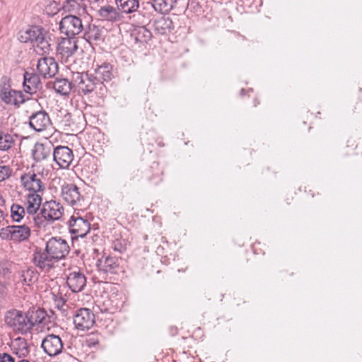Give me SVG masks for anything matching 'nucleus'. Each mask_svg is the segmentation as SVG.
I'll return each instance as SVG.
<instances>
[{"mask_svg": "<svg viewBox=\"0 0 362 362\" xmlns=\"http://www.w3.org/2000/svg\"><path fill=\"white\" fill-rule=\"evenodd\" d=\"M67 242L61 237H52L47 242L45 250L37 248L33 254V263L42 271L48 272L55 263L64 259L69 253Z\"/></svg>", "mask_w": 362, "mask_h": 362, "instance_id": "f257e3e1", "label": "nucleus"}, {"mask_svg": "<svg viewBox=\"0 0 362 362\" xmlns=\"http://www.w3.org/2000/svg\"><path fill=\"white\" fill-rule=\"evenodd\" d=\"M71 84H74L75 90L84 95L95 91L97 93L104 95L107 92L104 83H100L93 74L74 72L72 74Z\"/></svg>", "mask_w": 362, "mask_h": 362, "instance_id": "f03ea898", "label": "nucleus"}, {"mask_svg": "<svg viewBox=\"0 0 362 362\" xmlns=\"http://www.w3.org/2000/svg\"><path fill=\"white\" fill-rule=\"evenodd\" d=\"M63 213V206L55 200H50L42 204L38 216L33 218V223L38 227L44 226L46 221H54L59 220Z\"/></svg>", "mask_w": 362, "mask_h": 362, "instance_id": "7ed1b4c3", "label": "nucleus"}, {"mask_svg": "<svg viewBox=\"0 0 362 362\" xmlns=\"http://www.w3.org/2000/svg\"><path fill=\"white\" fill-rule=\"evenodd\" d=\"M5 322L14 331L21 334H25L31 330L30 324L26 314L16 310L7 312Z\"/></svg>", "mask_w": 362, "mask_h": 362, "instance_id": "20e7f679", "label": "nucleus"}, {"mask_svg": "<svg viewBox=\"0 0 362 362\" xmlns=\"http://www.w3.org/2000/svg\"><path fill=\"white\" fill-rule=\"evenodd\" d=\"M59 30L68 37L78 35L83 30L81 19L76 16L68 15L63 18L59 23Z\"/></svg>", "mask_w": 362, "mask_h": 362, "instance_id": "39448f33", "label": "nucleus"}, {"mask_svg": "<svg viewBox=\"0 0 362 362\" xmlns=\"http://www.w3.org/2000/svg\"><path fill=\"white\" fill-rule=\"evenodd\" d=\"M95 315L88 308L78 310L74 316V323L78 329L88 330L95 324Z\"/></svg>", "mask_w": 362, "mask_h": 362, "instance_id": "423d86ee", "label": "nucleus"}, {"mask_svg": "<svg viewBox=\"0 0 362 362\" xmlns=\"http://www.w3.org/2000/svg\"><path fill=\"white\" fill-rule=\"evenodd\" d=\"M61 197L69 205H78L83 199L79 188L73 183H65L61 187Z\"/></svg>", "mask_w": 362, "mask_h": 362, "instance_id": "0eeeda50", "label": "nucleus"}, {"mask_svg": "<svg viewBox=\"0 0 362 362\" xmlns=\"http://www.w3.org/2000/svg\"><path fill=\"white\" fill-rule=\"evenodd\" d=\"M53 158L59 168L66 169L74 160L73 151L68 146H58L54 148Z\"/></svg>", "mask_w": 362, "mask_h": 362, "instance_id": "6e6552de", "label": "nucleus"}, {"mask_svg": "<svg viewBox=\"0 0 362 362\" xmlns=\"http://www.w3.org/2000/svg\"><path fill=\"white\" fill-rule=\"evenodd\" d=\"M90 223L81 216H72L69 220V231L74 235L72 239L84 238L90 230Z\"/></svg>", "mask_w": 362, "mask_h": 362, "instance_id": "1a4fd4ad", "label": "nucleus"}, {"mask_svg": "<svg viewBox=\"0 0 362 362\" xmlns=\"http://www.w3.org/2000/svg\"><path fill=\"white\" fill-rule=\"evenodd\" d=\"M42 175L28 173L21 176V180L23 187L31 193H37L45 189L42 181Z\"/></svg>", "mask_w": 362, "mask_h": 362, "instance_id": "9d476101", "label": "nucleus"}, {"mask_svg": "<svg viewBox=\"0 0 362 362\" xmlns=\"http://www.w3.org/2000/svg\"><path fill=\"white\" fill-rule=\"evenodd\" d=\"M37 69L43 78H49L58 72V64L52 57H42L38 60Z\"/></svg>", "mask_w": 362, "mask_h": 362, "instance_id": "9b49d317", "label": "nucleus"}, {"mask_svg": "<svg viewBox=\"0 0 362 362\" xmlns=\"http://www.w3.org/2000/svg\"><path fill=\"white\" fill-rule=\"evenodd\" d=\"M41 346L49 356H54L61 353L63 344L59 336L49 334L42 340Z\"/></svg>", "mask_w": 362, "mask_h": 362, "instance_id": "f8f14e48", "label": "nucleus"}, {"mask_svg": "<svg viewBox=\"0 0 362 362\" xmlns=\"http://www.w3.org/2000/svg\"><path fill=\"white\" fill-rule=\"evenodd\" d=\"M42 204V197L37 193H29L26 196L25 211L28 214L26 220L28 222H33V218L38 216L36 213L40 209Z\"/></svg>", "mask_w": 362, "mask_h": 362, "instance_id": "ddd939ff", "label": "nucleus"}, {"mask_svg": "<svg viewBox=\"0 0 362 362\" xmlns=\"http://www.w3.org/2000/svg\"><path fill=\"white\" fill-rule=\"evenodd\" d=\"M29 125L36 132H42L50 125L49 117L45 111H37L30 117Z\"/></svg>", "mask_w": 362, "mask_h": 362, "instance_id": "4468645a", "label": "nucleus"}, {"mask_svg": "<svg viewBox=\"0 0 362 362\" xmlns=\"http://www.w3.org/2000/svg\"><path fill=\"white\" fill-rule=\"evenodd\" d=\"M66 284L71 291L74 293L83 290L86 284L85 275L81 272H71L67 276Z\"/></svg>", "mask_w": 362, "mask_h": 362, "instance_id": "2eb2a0df", "label": "nucleus"}, {"mask_svg": "<svg viewBox=\"0 0 362 362\" xmlns=\"http://www.w3.org/2000/svg\"><path fill=\"white\" fill-rule=\"evenodd\" d=\"M97 267L103 274H116L119 269L118 259L116 257H105L98 259Z\"/></svg>", "mask_w": 362, "mask_h": 362, "instance_id": "dca6fc26", "label": "nucleus"}, {"mask_svg": "<svg viewBox=\"0 0 362 362\" xmlns=\"http://www.w3.org/2000/svg\"><path fill=\"white\" fill-rule=\"evenodd\" d=\"M45 32V30L40 27L33 26L25 31H21L18 40L23 43L31 42L35 45L37 42L38 38L41 37Z\"/></svg>", "mask_w": 362, "mask_h": 362, "instance_id": "f3484780", "label": "nucleus"}, {"mask_svg": "<svg viewBox=\"0 0 362 362\" xmlns=\"http://www.w3.org/2000/svg\"><path fill=\"white\" fill-rule=\"evenodd\" d=\"M77 49V41L74 37L64 38L57 47V52L65 57L72 56Z\"/></svg>", "mask_w": 362, "mask_h": 362, "instance_id": "a211bd4d", "label": "nucleus"}, {"mask_svg": "<svg viewBox=\"0 0 362 362\" xmlns=\"http://www.w3.org/2000/svg\"><path fill=\"white\" fill-rule=\"evenodd\" d=\"M41 87L40 81L37 74L28 72L24 74L23 88L26 93L33 94Z\"/></svg>", "mask_w": 362, "mask_h": 362, "instance_id": "6ab92c4d", "label": "nucleus"}, {"mask_svg": "<svg viewBox=\"0 0 362 362\" xmlns=\"http://www.w3.org/2000/svg\"><path fill=\"white\" fill-rule=\"evenodd\" d=\"M72 81H69L66 78H56L53 82H49L47 86L52 87L54 90L63 95H68L71 90H75Z\"/></svg>", "mask_w": 362, "mask_h": 362, "instance_id": "aec40b11", "label": "nucleus"}, {"mask_svg": "<svg viewBox=\"0 0 362 362\" xmlns=\"http://www.w3.org/2000/svg\"><path fill=\"white\" fill-rule=\"evenodd\" d=\"M152 37L151 32L145 26H138L134 28L130 35L132 41L135 44L147 43Z\"/></svg>", "mask_w": 362, "mask_h": 362, "instance_id": "412c9836", "label": "nucleus"}, {"mask_svg": "<svg viewBox=\"0 0 362 362\" xmlns=\"http://www.w3.org/2000/svg\"><path fill=\"white\" fill-rule=\"evenodd\" d=\"M94 77L98 78L100 83L110 81L112 77V66L107 62H104L101 65H97L95 72L93 74Z\"/></svg>", "mask_w": 362, "mask_h": 362, "instance_id": "4be33fe9", "label": "nucleus"}, {"mask_svg": "<svg viewBox=\"0 0 362 362\" xmlns=\"http://www.w3.org/2000/svg\"><path fill=\"white\" fill-rule=\"evenodd\" d=\"M52 152L51 146L41 143H36L32 150V155L37 162L45 160Z\"/></svg>", "mask_w": 362, "mask_h": 362, "instance_id": "5701e85b", "label": "nucleus"}, {"mask_svg": "<svg viewBox=\"0 0 362 362\" xmlns=\"http://www.w3.org/2000/svg\"><path fill=\"white\" fill-rule=\"evenodd\" d=\"M98 14L103 19L111 22H117L121 17L119 9L110 5L101 6L98 10Z\"/></svg>", "mask_w": 362, "mask_h": 362, "instance_id": "b1692460", "label": "nucleus"}, {"mask_svg": "<svg viewBox=\"0 0 362 362\" xmlns=\"http://www.w3.org/2000/svg\"><path fill=\"white\" fill-rule=\"evenodd\" d=\"M30 324L31 329L35 325L42 323L47 317L46 312L39 308H33L25 313Z\"/></svg>", "mask_w": 362, "mask_h": 362, "instance_id": "393cba45", "label": "nucleus"}, {"mask_svg": "<svg viewBox=\"0 0 362 362\" xmlns=\"http://www.w3.org/2000/svg\"><path fill=\"white\" fill-rule=\"evenodd\" d=\"M153 26L155 30L160 35L167 34L174 28L173 23L168 17H160L155 20Z\"/></svg>", "mask_w": 362, "mask_h": 362, "instance_id": "a878e982", "label": "nucleus"}, {"mask_svg": "<svg viewBox=\"0 0 362 362\" xmlns=\"http://www.w3.org/2000/svg\"><path fill=\"white\" fill-rule=\"evenodd\" d=\"M177 0H152L154 10L161 13H168L177 5Z\"/></svg>", "mask_w": 362, "mask_h": 362, "instance_id": "bb28decb", "label": "nucleus"}, {"mask_svg": "<svg viewBox=\"0 0 362 362\" xmlns=\"http://www.w3.org/2000/svg\"><path fill=\"white\" fill-rule=\"evenodd\" d=\"M0 98L5 103L16 106L25 102L22 92L15 90L7 92L6 94L0 96Z\"/></svg>", "mask_w": 362, "mask_h": 362, "instance_id": "cd10ccee", "label": "nucleus"}, {"mask_svg": "<svg viewBox=\"0 0 362 362\" xmlns=\"http://www.w3.org/2000/svg\"><path fill=\"white\" fill-rule=\"evenodd\" d=\"M11 349L13 354L19 358L25 357L29 354V347L26 340L23 338L18 337L12 341Z\"/></svg>", "mask_w": 362, "mask_h": 362, "instance_id": "c85d7f7f", "label": "nucleus"}, {"mask_svg": "<svg viewBox=\"0 0 362 362\" xmlns=\"http://www.w3.org/2000/svg\"><path fill=\"white\" fill-rule=\"evenodd\" d=\"M30 236V228L25 223L13 226V240L22 242L28 240Z\"/></svg>", "mask_w": 362, "mask_h": 362, "instance_id": "c756f323", "label": "nucleus"}, {"mask_svg": "<svg viewBox=\"0 0 362 362\" xmlns=\"http://www.w3.org/2000/svg\"><path fill=\"white\" fill-rule=\"evenodd\" d=\"M117 8L126 13H132L139 7V0H115Z\"/></svg>", "mask_w": 362, "mask_h": 362, "instance_id": "7c9ffc66", "label": "nucleus"}, {"mask_svg": "<svg viewBox=\"0 0 362 362\" xmlns=\"http://www.w3.org/2000/svg\"><path fill=\"white\" fill-rule=\"evenodd\" d=\"M102 37V30L95 25H89L87 30L85 32L84 37L85 39L92 43L93 42H96L100 40Z\"/></svg>", "mask_w": 362, "mask_h": 362, "instance_id": "2f4dec72", "label": "nucleus"}, {"mask_svg": "<svg viewBox=\"0 0 362 362\" xmlns=\"http://www.w3.org/2000/svg\"><path fill=\"white\" fill-rule=\"evenodd\" d=\"M46 35L47 32L45 31L42 36L38 38L37 42L33 45L35 47V52L40 54L49 53L51 50V45Z\"/></svg>", "mask_w": 362, "mask_h": 362, "instance_id": "473e14b6", "label": "nucleus"}, {"mask_svg": "<svg viewBox=\"0 0 362 362\" xmlns=\"http://www.w3.org/2000/svg\"><path fill=\"white\" fill-rule=\"evenodd\" d=\"M13 136L0 131V150L7 151L14 144Z\"/></svg>", "mask_w": 362, "mask_h": 362, "instance_id": "72a5a7b5", "label": "nucleus"}, {"mask_svg": "<svg viewBox=\"0 0 362 362\" xmlns=\"http://www.w3.org/2000/svg\"><path fill=\"white\" fill-rule=\"evenodd\" d=\"M11 214L13 221L20 222L24 218L26 211L23 206L13 204L11 207Z\"/></svg>", "mask_w": 362, "mask_h": 362, "instance_id": "f704fd0d", "label": "nucleus"}, {"mask_svg": "<svg viewBox=\"0 0 362 362\" xmlns=\"http://www.w3.org/2000/svg\"><path fill=\"white\" fill-rule=\"evenodd\" d=\"M37 279V274L33 270L27 269L23 271L20 276V281L23 284L30 285Z\"/></svg>", "mask_w": 362, "mask_h": 362, "instance_id": "c9c22d12", "label": "nucleus"}, {"mask_svg": "<svg viewBox=\"0 0 362 362\" xmlns=\"http://www.w3.org/2000/svg\"><path fill=\"white\" fill-rule=\"evenodd\" d=\"M11 86V78L4 76L0 81V96L6 94L7 92L12 90Z\"/></svg>", "mask_w": 362, "mask_h": 362, "instance_id": "e433bc0d", "label": "nucleus"}, {"mask_svg": "<svg viewBox=\"0 0 362 362\" xmlns=\"http://www.w3.org/2000/svg\"><path fill=\"white\" fill-rule=\"evenodd\" d=\"M0 238L2 240H13V226H8L0 230Z\"/></svg>", "mask_w": 362, "mask_h": 362, "instance_id": "4c0bfd02", "label": "nucleus"}, {"mask_svg": "<svg viewBox=\"0 0 362 362\" xmlns=\"http://www.w3.org/2000/svg\"><path fill=\"white\" fill-rule=\"evenodd\" d=\"M11 171L8 166L0 165V182L4 180L10 176Z\"/></svg>", "mask_w": 362, "mask_h": 362, "instance_id": "58836bf2", "label": "nucleus"}, {"mask_svg": "<svg viewBox=\"0 0 362 362\" xmlns=\"http://www.w3.org/2000/svg\"><path fill=\"white\" fill-rule=\"evenodd\" d=\"M0 362H15V360L10 354L4 353L0 354Z\"/></svg>", "mask_w": 362, "mask_h": 362, "instance_id": "ea45409f", "label": "nucleus"}, {"mask_svg": "<svg viewBox=\"0 0 362 362\" xmlns=\"http://www.w3.org/2000/svg\"><path fill=\"white\" fill-rule=\"evenodd\" d=\"M5 288H5V286L4 285H1L0 293H4Z\"/></svg>", "mask_w": 362, "mask_h": 362, "instance_id": "a19ab883", "label": "nucleus"}, {"mask_svg": "<svg viewBox=\"0 0 362 362\" xmlns=\"http://www.w3.org/2000/svg\"><path fill=\"white\" fill-rule=\"evenodd\" d=\"M18 362H30V361L28 360L23 359V360L19 361Z\"/></svg>", "mask_w": 362, "mask_h": 362, "instance_id": "79ce46f5", "label": "nucleus"}]
</instances>
